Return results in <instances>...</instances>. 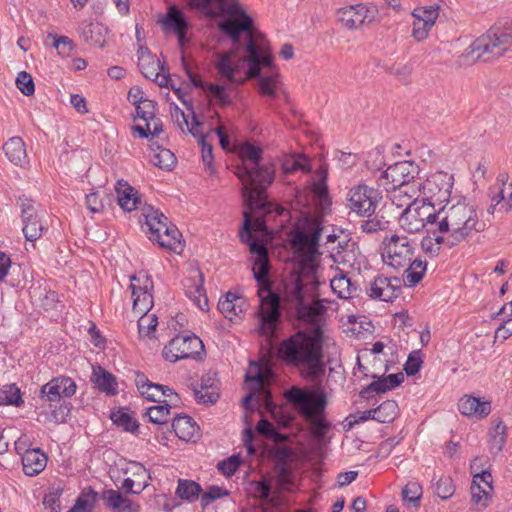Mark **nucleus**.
<instances>
[{"instance_id": "50", "label": "nucleus", "mask_w": 512, "mask_h": 512, "mask_svg": "<svg viewBox=\"0 0 512 512\" xmlns=\"http://www.w3.org/2000/svg\"><path fill=\"white\" fill-rule=\"evenodd\" d=\"M434 237H424L421 241L423 251L431 256H436L440 252V245L446 244L448 246V236L445 234H432Z\"/></svg>"}, {"instance_id": "47", "label": "nucleus", "mask_w": 512, "mask_h": 512, "mask_svg": "<svg viewBox=\"0 0 512 512\" xmlns=\"http://www.w3.org/2000/svg\"><path fill=\"white\" fill-rule=\"evenodd\" d=\"M398 405L393 400H387L381 403L377 408L372 409L375 414V420L380 423H389L393 421L397 414Z\"/></svg>"}, {"instance_id": "58", "label": "nucleus", "mask_w": 512, "mask_h": 512, "mask_svg": "<svg viewBox=\"0 0 512 512\" xmlns=\"http://www.w3.org/2000/svg\"><path fill=\"white\" fill-rule=\"evenodd\" d=\"M506 426L502 423H498L491 433L490 440V451L492 453H499L506 441L505 438Z\"/></svg>"}, {"instance_id": "57", "label": "nucleus", "mask_w": 512, "mask_h": 512, "mask_svg": "<svg viewBox=\"0 0 512 512\" xmlns=\"http://www.w3.org/2000/svg\"><path fill=\"white\" fill-rule=\"evenodd\" d=\"M151 162L161 169H171L176 163L175 155L166 148H159L158 152L153 155Z\"/></svg>"}, {"instance_id": "40", "label": "nucleus", "mask_w": 512, "mask_h": 512, "mask_svg": "<svg viewBox=\"0 0 512 512\" xmlns=\"http://www.w3.org/2000/svg\"><path fill=\"white\" fill-rule=\"evenodd\" d=\"M118 204L125 211H133L140 203L138 192L128 183L118 182L116 187Z\"/></svg>"}, {"instance_id": "32", "label": "nucleus", "mask_w": 512, "mask_h": 512, "mask_svg": "<svg viewBox=\"0 0 512 512\" xmlns=\"http://www.w3.org/2000/svg\"><path fill=\"white\" fill-rule=\"evenodd\" d=\"M459 411L466 416L486 417L491 412V403L480 398L465 395L458 402Z\"/></svg>"}, {"instance_id": "61", "label": "nucleus", "mask_w": 512, "mask_h": 512, "mask_svg": "<svg viewBox=\"0 0 512 512\" xmlns=\"http://www.w3.org/2000/svg\"><path fill=\"white\" fill-rule=\"evenodd\" d=\"M423 363L420 351H413L409 354L408 359L404 365V370L408 376L415 375L421 368Z\"/></svg>"}, {"instance_id": "29", "label": "nucleus", "mask_w": 512, "mask_h": 512, "mask_svg": "<svg viewBox=\"0 0 512 512\" xmlns=\"http://www.w3.org/2000/svg\"><path fill=\"white\" fill-rule=\"evenodd\" d=\"M252 78H258V92L262 96L276 97L280 79L279 74L272 70V63L269 66L261 67L259 74L250 79ZM246 79L249 78L246 76Z\"/></svg>"}, {"instance_id": "33", "label": "nucleus", "mask_w": 512, "mask_h": 512, "mask_svg": "<svg viewBox=\"0 0 512 512\" xmlns=\"http://www.w3.org/2000/svg\"><path fill=\"white\" fill-rule=\"evenodd\" d=\"M186 69V73L191 83L202 90L209 92L214 98L223 106L231 104V98L227 93V88L224 85L206 83L197 74H194L189 69Z\"/></svg>"}, {"instance_id": "42", "label": "nucleus", "mask_w": 512, "mask_h": 512, "mask_svg": "<svg viewBox=\"0 0 512 512\" xmlns=\"http://www.w3.org/2000/svg\"><path fill=\"white\" fill-rule=\"evenodd\" d=\"M245 304V301L243 298L237 296L236 294L232 292H228L223 299H220L218 302V310L230 320L233 316H236L238 314L237 309H239V312H242L243 305Z\"/></svg>"}, {"instance_id": "2", "label": "nucleus", "mask_w": 512, "mask_h": 512, "mask_svg": "<svg viewBox=\"0 0 512 512\" xmlns=\"http://www.w3.org/2000/svg\"><path fill=\"white\" fill-rule=\"evenodd\" d=\"M242 242L249 245L250 252L256 254L254 262V278L258 283V296L260 299V327L259 332L271 337L280 317V297L272 291L271 282L267 279L269 271V258L266 246L254 240L251 235V221L246 213L245 222L239 233Z\"/></svg>"}, {"instance_id": "21", "label": "nucleus", "mask_w": 512, "mask_h": 512, "mask_svg": "<svg viewBox=\"0 0 512 512\" xmlns=\"http://www.w3.org/2000/svg\"><path fill=\"white\" fill-rule=\"evenodd\" d=\"M403 280L399 277L378 275L370 283L369 296L373 299L390 302L399 296Z\"/></svg>"}, {"instance_id": "36", "label": "nucleus", "mask_w": 512, "mask_h": 512, "mask_svg": "<svg viewBox=\"0 0 512 512\" xmlns=\"http://www.w3.org/2000/svg\"><path fill=\"white\" fill-rule=\"evenodd\" d=\"M135 383L141 395L152 402H162L161 393L170 391L168 386L155 384L142 373L136 374Z\"/></svg>"}, {"instance_id": "63", "label": "nucleus", "mask_w": 512, "mask_h": 512, "mask_svg": "<svg viewBox=\"0 0 512 512\" xmlns=\"http://www.w3.org/2000/svg\"><path fill=\"white\" fill-rule=\"evenodd\" d=\"M228 495V491L219 487V486H211L208 491L201 495V505L206 507L212 501L222 498Z\"/></svg>"}, {"instance_id": "35", "label": "nucleus", "mask_w": 512, "mask_h": 512, "mask_svg": "<svg viewBox=\"0 0 512 512\" xmlns=\"http://www.w3.org/2000/svg\"><path fill=\"white\" fill-rule=\"evenodd\" d=\"M47 464V457L40 449H27L22 454L23 471L28 476L42 472Z\"/></svg>"}, {"instance_id": "14", "label": "nucleus", "mask_w": 512, "mask_h": 512, "mask_svg": "<svg viewBox=\"0 0 512 512\" xmlns=\"http://www.w3.org/2000/svg\"><path fill=\"white\" fill-rule=\"evenodd\" d=\"M418 167L411 161L397 162L389 166L379 177L378 186L384 189L418 183L414 180Z\"/></svg>"}, {"instance_id": "41", "label": "nucleus", "mask_w": 512, "mask_h": 512, "mask_svg": "<svg viewBox=\"0 0 512 512\" xmlns=\"http://www.w3.org/2000/svg\"><path fill=\"white\" fill-rule=\"evenodd\" d=\"M172 428L178 438L185 441L192 440L198 432V426L194 420L187 415L175 417L172 422Z\"/></svg>"}, {"instance_id": "23", "label": "nucleus", "mask_w": 512, "mask_h": 512, "mask_svg": "<svg viewBox=\"0 0 512 512\" xmlns=\"http://www.w3.org/2000/svg\"><path fill=\"white\" fill-rule=\"evenodd\" d=\"M239 50L231 49L226 52L216 53L214 59V66L217 73L225 78L230 83L243 84L245 79H236V74L240 71V63H246L243 61V57L236 58V52Z\"/></svg>"}, {"instance_id": "60", "label": "nucleus", "mask_w": 512, "mask_h": 512, "mask_svg": "<svg viewBox=\"0 0 512 512\" xmlns=\"http://www.w3.org/2000/svg\"><path fill=\"white\" fill-rule=\"evenodd\" d=\"M16 86L25 96H31L35 92L33 78L25 71H21L18 74L16 78Z\"/></svg>"}, {"instance_id": "22", "label": "nucleus", "mask_w": 512, "mask_h": 512, "mask_svg": "<svg viewBox=\"0 0 512 512\" xmlns=\"http://www.w3.org/2000/svg\"><path fill=\"white\" fill-rule=\"evenodd\" d=\"M20 201L23 234L27 241L34 242L42 236L44 226L33 202L29 199H20Z\"/></svg>"}, {"instance_id": "55", "label": "nucleus", "mask_w": 512, "mask_h": 512, "mask_svg": "<svg viewBox=\"0 0 512 512\" xmlns=\"http://www.w3.org/2000/svg\"><path fill=\"white\" fill-rule=\"evenodd\" d=\"M283 171L284 173H293L295 171L301 170L303 172L310 171L309 160L304 155H297L290 158H287L283 162Z\"/></svg>"}, {"instance_id": "1", "label": "nucleus", "mask_w": 512, "mask_h": 512, "mask_svg": "<svg viewBox=\"0 0 512 512\" xmlns=\"http://www.w3.org/2000/svg\"><path fill=\"white\" fill-rule=\"evenodd\" d=\"M219 30L230 39L233 48L244 50L243 61L248 65L247 77L259 74L261 67L271 64V53L264 36L255 28L254 21L237 0H218Z\"/></svg>"}, {"instance_id": "10", "label": "nucleus", "mask_w": 512, "mask_h": 512, "mask_svg": "<svg viewBox=\"0 0 512 512\" xmlns=\"http://www.w3.org/2000/svg\"><path fill=\"white\" fill-rule=\"evenodd\" d=\"M453 184L454 178L452 174L438 171L429 175L425 181H418L416 186L419 189L418 196L422 197L421 200L435 207L443 203H452L450 196Z\"/></svg>"}, {"instance_id": "12", "label": "nucleus", "mask_w": 512, "mask_h": 512, "mask_svg": "<svg viewBox=\"0 0 512 512\" xmlns=\"http://www.w3.org/2000/svg\"><path fill=\"white\" fill-rule=\"evenodd\" d=\"M204 350L202 340L195 335H177L163 349V357L174 363L182 359L196 358Z\"/></svg>"}, {"instance_id": "49", "label": "nucleus", "mask_w": 512, "mask_h": 512, "mask_svg": "<svg viewBox=\"0 0 512 512\" xmlns=\"http://www.w3.org/2000/svg\"><path fill=\"white\" fill-rule=\"evenodd\" d=\"M96 492L91 488L83 490L77 498L73 508L68 512H92L96 501Z\"/></svg>"}, {"instance_id": "26", "label": "nucleus", "mask_w": 512, "mask_h": 512, "mask_svg": "<svg viewBox=\"0 0 512 512\" xmlns=\"http://www.w3.org/2000/svg\"><path fill=\"white\" fill-rule=\"evenodd\" d=\"M161 24L165 31L174 32L178 37L179 43L182 44L186 37L188 22L177 6L174 5L168 8L166 16L161 20Z\"/></svg>"}, {"instance_id": "18", "label": "nucleus", "mask_w": 512, "mask_h": 512, "mask_svg": "<svg viewBox=\"0 0 512 512\" xmlns=\"http://www.w3.org/2000/svg\"><path fill=\"white\" fill-rule=\"evenodd\" d=\"M471 502L477 512L486 509L490 502L493 492L492 476L487 470H482L473 476L471 484Z\"/></svg>"}, {"instance_id": "31", "label": "nucleus", "mask_w": 512, "mask_h": 512, "mask_svg": "<svg viewBox=\"0 0 512 512\" xmlns=\"http://www.w3.org/2000/svg\"><path fill=\"white\" fill-rule=\"evenodd\" d=\"M106 507L113 512H139L140 506L129 498L123 496L119 491L104 490L101 496Z\"/></svg>"}, {"instance_id": "5", "label": "nucleus", "mask_w": 512, "mask_h": 512, "mask_svg": "<svg viewBox=\"0 0 512 512\" xmlns=\"http://www.w3.org/2000/svg\"><path fill=\"white\" fill-rule=\"evenodd\" d=\"M484 229L478 210L466 201L446 203L439 208L437 233L448 236V247L468 241Z\"/></svg>"}, {"instance_id": "3", "label": "nucleus", "mask_w": 512, "mask_h": 512, "mask_svg": "<svg viewBox=\"0 0 512 512\" xmlns=\"http://www.w3.org/2000/svg\"><path fill=\"white\" fill-rule=\"evenodd\" d=\"M278 356L288 366L297 368L305 379H318L325 373L321 328L301 330L283 340Z\"/></svg>"}, {"instance_id": "4", "label": "nucleus", "mask_w": 512, "mask_h": 512, "mask_svg": "<svg viewBox=\"0 0 512 512\" xmlns=\"http://www.w3.org/2000/svg\"><path fill=\"white\" fill-rule=\"evenodd\" d=\"M240 156L244 165L236 171L242 182V196L250 211L269 212L266 189L274 181L273 165H260L262 150L252 144H244L240 148Z\"/></svg>"}, {"instance_id": "19", "label": "nucleus", "mask_w": 512, "mask_h": 512, "mask_svg": "<svg viewBox=\"0 0 512 512\" xmlns=\"http://www.w3.org/2000/svg\"><path fill=\"white\" fill-rule=\"evenodd\" d=\"M153 285L145 275L131 276V291L133 298V311L136 314L149 312L153 306V296L150 292Z\"/></svg>"}, {"instance_id": "51", "label": "nucleus", "mask_w": 512, "mask_h": 512, "mask_svg": "<svg viewBox=\"0 0 512 512\" xmlns=\"http://www.w3.org/2000/svg\"><path fill=\"white\" fill-rule=\"evenodd\" d=\"M21 403L20 389L15 384H7L0 389V405L19 406Z\"/></svg>"}, {"instance_id": "64", "label": "nucleus", "mask_w": 512, "mask_h": 512, "mask_svg": "<svg viewBox=\"0 0 512 512\" xmlns=\"http://www.w3.org/2000/svg\"><path fill=\"white\" fill-rule=\"evenodd\" d=\"M53 46L58 51V54L63 57L70 56L74 49L73 41L67 36L55 38Z\"/></svg>"}, {"instance_id": "59", "label": "nucleus", "mask_w": 512, "mask_h": 512, "mask_svg": "<svg viewBox=\"0 0 512 512\" xmlns=\"http://www.w3.org/2000/svg\"><path fill=\"white\" fill-rule=\"evenodd\" d=\"M455 488L449 476L441 477L435 485V493L443 500L449 499L454 494Z\"/></svg>"}, {"instance_id": "28", "label": "nucleus", "mask_w": 512, "mask_h": 512, "mask_svg": "<svg viewBox=\"0 0 512 512\" xmlns=\"http://www.w3.org/2000/svg\"><path fill=\"white\" fill-rule=\"evenodd\" d=\"M385 191L388 193V197L391 203L399 209H405L419 200V189H417L416 183H412V185H404L401 187L391 186V189H385Z\"/></svg>"}, {"instance_id": "39", "label": "nucleus", "mask_w": 512, "mask_h": 512, "mask_svg": "<svg viewBox=\"0 0 512 512\" xmlns=\"http://www.w3.org/2000/svg\"><path fill=\"white\" fill-rule=\"evenodd\" d=\"M81 35L91 45L103 48L107 41L108 28L102 23L91 22L82 28Z\"/></svg>"}, {"instance_id": "30", "label": "nucleus", "mask_w": 512, "mask_h": 512, "mask_svg": "<svg viewBox=\"0 0 512 512\" xmlns=\"http://www.w3.org/2000/svg\"><path fill=\"white\" fill-rule=\"evenodd\" d=\"M130 470L133 471L134 478H125L120 487L126 493L140 494L149 485L148 471L139 463H133Z\"/></svg>"}, {"instance_id": "16", "label": "nucleus", "mask_w": 512, "mask_h": 512, "mask_svg": "<svg viewBox=\"0 0 512 512\" xmlns=\"http://www.w3.org/2000/svg\"><path fill=\"white\" fill-rule=\"evenodd\" d=\"M138 67L145 78L154 81L160 87H168L171 81L169 75L161 72L163 66L160 60L145 46H140L138 49Z\"/></svg>"}, {"instance_id": "17", "label": "nucleus", "mask_w": 512, "mask_h": 512, "mask_svg": "<svg viewBox=\"0 0 512 512\" xmlns=\"http://www.w3.org/2000/svg\"><path fill=\"white\" fill-rule=\"evenodd\" d=\"M337 15L339 22L349 30L359 29L375 19V11L364 4L343 7Z\"/></svg>"}, {"instance_id": "6", "label": "nucleus", "mask_w": 512, "mask_h": 512, "mask_svg": "<svg viewBox=\"0 0 512 512\" xmlns=\"http://www.w3.org/2000/svg\"><path fill=\"white\" fill-rule=\"evenodd\" d=\"M285 398L310 422L316 437H323L327 433L330 424L323 417L327 398L322 390H307L294 386L285 392Z\"/></svg>"}, {"instance_id": "15", "label": "nucleus", "mask_w": 512, "mask_h": 512, "mask_svg": "<svg viewBox=\"0 0 512 512\" xmlns=\"http://www.w3.org/2000/svg\"><path fill=\"white\" fill-rule=\"evenodd\" d=\"M137 117L145 121V126L135 125L133 131L141 138H148L150 135L158 136L162 132V122L156 117V103L146 99L135 105Z\"/></svg>"}, {"instance_id": "53", "label": "nucleus", "mask_w": 512, "mask_h": 512, "mask_svg": "<svg viewBox=\"0 0 512 512\" xmlns=\"http://www.w3.org/2000/svg\"><path fill=\"white\" fill-rule=\"evenodd\" d=\"M439 5L433 4L430 6L419 7L414 9L412 12L413 18L424 21L425 23L434 26L438 16H439Z\"/></svg>"}, {"instance_id": "46", "label": "nucleus", "mask_w": 512, "mask_h": 512, "mask_svg": "<svg viewBox=\"0 0 512 512\" xmlns=\"http://www.w3.org/2000/svg\"><path fill=\"white\" fill-rule=\"evenodd\" d=\"M407 266L405 280L410 286H414L422 280L427 264L425 261L416 258L413 261L411 260Z\"/></svg>"}, {"instance_id": "38", "label": "nucleus", "mask_w": 512, "mask_h": 512, "mask_svg": "<svg viewBox=\"0 0 512 512\" xmlns=\"http://www.w3.org/2000/svg\"><path fill=\"white\" fill-rule=\"evenodd\" d=\"M91 381L103 392L108 395L117 393V382L115 377L99 365L92 367Z\"/></svg>"}, {"instance_id": "8", "label": "nucleus", "mask_w": 512, "mask_h": 512, "mask_svg": "<svg viewBox=\"0 0 512 512\" xmlns=\"http://www.w3.org/2000/svg\"><path fill=\"white\" fill-rule=\"evenodd\" d=\"M142 216L150 232L151 241H156L162 248L182 250L180 231L174 224L169 223L168 218L160 210L146 206L142 210Z\"/></svg>"}, {"instance_id": "54", "label": "nucleus", "mask_w": 512, "mask_h": 512, "mask_svg": "<svg viewBox=\"0 0 512 512\" xmlns=\"http://www.w3.org/2000/svg\"><path fill=\"white\" fill-rule=\"evenodd\" d=\"M112 422L127 432H134L138 429V423L127 412L119 410L112 412L110 416Z\"/></svg>"}, {"instance_id": "9", "label": "nucleus", "mask_w": 512, "mask_h": 512, "mask_svg": "<svg viewBox=\"0 0 512 512\" xmlns=\"http://www.w3.org/2000/svg\"><path fill=\"white\" fill-rule=\"evenodd\" d=\"M439 208L422 200L403 209L399 217L400 227L407 233L415 234L426 229L431 234L438 232Z\"/></svg>"}, {"instance_id": "56", "label": "nucleus", "mask_w": 512, "mask_h": 512, "mask_svg": "<svg viewBox=\"0 0 512 512\" xmlns=\"http://www.w3.org/2000/svg\"><path fill=\"white\" fill-rule=\"evenodd\" d=\"M422 497V487L417 482H409L402 490V499L413 507L420 505Z\"/></svg>"}, {"instance_id": "13", "label": "nucleus", "mask_w": 512, "mask_h": 512, "mask_svg": "<svg viewBox=\"0 0 512 512\" xmlns=\"http://www.w3.org/2000/svg\"><path fill=\"white\" fill-rule=\"evenodd\" d=\"M378 192L366 184L352 187L347 194L348 207L359 216H371L378 205Z\"/></svg>"}, {"instance_id": "37", "label": "nucleus", "mask_w": 512, "mask_h": 512, "mask_svg": "<svg viewBox=\"0 0 512 512\" xmlns=\"http://www.w3.org/2000/svg\"><path fill=\"white\" fill-rule=\"evenodd\" d=\"M3 150L8 160L17 166L27 163V153L22 138L12 137L4 145Z\"/></svg>"}, {"instance_id": "43", "label": "nucleus", "mask_w": 512, "mask_h": 512, "mask_svg": "<svg viewBox=\"0 0 512 512\" xmlns=\"http://www.w3.org/2000/svg\"><path fill=\"white\" fill-rule=\"evenodd\" d=\"M330 287L332 291L341 299L352 298L356 292V287L342 272L338 273L330 280Z\"/></svg>"}, {"instance_id": "48", "label": "nucleus", "mask_w": 512, "mask_h": 512, "mask_svg": "<svg viewBox=\"0 0 512 512\" xmlns=\"http://www.w3.org/2000/svg\"><path fill=\"white\" fill-rule=\"evenodd\" d=\"M161 405L147 408L145 415L154 424H165L169 420L171 405L164 399Z\"/></svg>"}, {"instance_id": "27", "label": "nucleus", "mask_w": 512, "mask_h": 512, "mask_svg": "<svg viewBox=\"0 0 512 512\" xmlns=\"http://www.w3.org/2000/svg\"><path fill=\"white\" fill-rule=\"evenodd\" d=\"M294 294L295 298L299 301V306L297 308L299 318L308 323L316 324L319 321L320 316L325 311V306L323 305L322 301L317 300L309 305H306L303 302L302 286L300 285V282H297Z\"/></svg>"}, {"instance_id": "34", "label": "nucleus", "mask_w": 512, "mask_h": 512, "mask_svg": "<svg viewBox=\"0 0 512 512\" xmlns=\"http://www.w3.org/2000/svg\"><path fill=\"white\" fill-rule=\"evenodd\" d=\"M186 69V73L191 83L202 90L209 92L214 98L223 106L231 104V98L227 93V88L224 85L206 83L197 74H194L189 69Z\"/></svg>"}, {"instance_id": "25", "label": "nucleus", "mask_w": 512, "mask_h": 512, "mask_svg": "<svg viewBox=\"0 0 512 512\" xmlns=\"http://www.w3.org/2000/svg\"><path fill=\"white\" fill-rule=\"evenodd\" d=\"M203 275L200 271H194L193 275L185 279L183 285L185 294L202 311L208 307V299L203 287Z\"/></svg>"}, {"instance_id": "52", "label": "nucleus", "mask_w": 512, "mask_h": 512, "mask_svg": "<svg viewBox=\"0 0 512 512\" xmlns=\"http://www.w3.org/2000/svg\"><path fill=\"white\" fill-rule=\"evenodd\" d=\"M140 314L141 316L138 319L139 335L153 338V333L158 325L157 316L155 314H149L148 312Z\"/></svg>"}, {"instance_id": "45", "label": "nucleus", "mask_w": 512, "mask_h": 512, "mask_svg": "<svg viewBox=\"0 0 512 512\" xmlns=\"http://www.w3.org/2000/svg\"><path fill=\"white\" fill-rule=\"evenodd\" d=\"M201 486L192 480L180 479L176 489V494L179 498L194 502L199 498Z\"/></svg>"}, {"instance_id": "62", "label": "nucleus", "mask_w": 512, "mask_h": 512, "mask_svg": "<svg viewBox=\"0 0 512 512\" xmlns=\"http://www.w3.org/2000/svg\"><path fill=\"white\" fill-rule=\"evenodd\" d=\"M386 382L387 381H385L384 378L373 381L367 387L363 388L360 391V397L361 398H369L371 393L381 394V393H385V392L389 391L388 385Z\"/></svg>"}, {"instance_id": "20", "label": "nucleus", "mask_w": 512, "mask_h": 512, "mask_svg": "<svg viewBox=\"0 0 512 512\" xmlns=\"http://www.w3.org/2000/svg\"><path fill=\"white\" fill-rule=\"evenodd\" d=\"M76 389V383L70 377H55L42 386L40 398L47 402H59L62 398L72 397Z\"/></svg>"}, {"instance_id": "11", "label": "nucleus", "mask_w": 512, "mask_h": 512, "mask_svg": "<svg viewBox=\"0 0 512 512\" xmlns=\"http://www.w3.org/2000/svg\"><path fill=\"white\" fill-rule=\"evenodd\" d=\"M415 242L405 235L391 234L382 241V258L386 265L400 269L413 259Z\"/></svg>"}, {"instance_id": "24", "label": "nucleus", "mask_w": 512, "mask_h": 512, "mask_svg": "<svg viewBox=\"0 0 512 512\" xmlns=\"http://www.w3.org/2000/svg\"><path fill=\"white\" fill-rule=\"evenodd\" d=\"M508 175L499 174L497 184L490 188V198L492 204L488 208V213H494L497 206L499 210L507 212L512 209V182L507 184Z\"/></svg>"}, {"instance_id": "7", "label": "nucleus", "mask_w": 512, "mask_h": 512, "mask_svg": "<svg viewBox=\"0 0 512 512\" xmlns=\"http://www.w3.org/2000/svg\"><path fill=\"white\" fill-rule=\"evenodd\" d=\"M321 232L322 228L313 223L304 229L297 230L291 240L301 273L311 276L313 281H315V272L320 257L318 248Z\"/></svg>"}, {"instance_id": "44", "label": "nucleus", "mask_w": 512, "mask_h": 512, "mask_svg": "<svg viewBox=\"0 0 512 512\" xmlns=\"http://www.w3.org/2000/svg\"><path fill=\"white\" fill-rule=\"evenodd\" d=\"M171 115L182 132L187 131L194 137H197L199 135L200 130L198 128L201 125V123L198 121L193 111L192 120L190 122L188 120V116L177 106L174 108Z\"/></svg>"}]
</instances>
